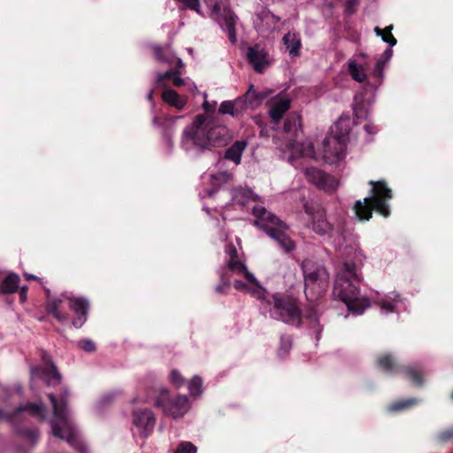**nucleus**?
I'll return each instance as SVG.
<instances>
[{
    "label": "nucleus",
    "instance_id": "1",
    "mask_svg": "<svg viewBox=\"0 0 453 453\" xmlns=\"http://www.w3.org/2000/svg\"><path fill=\"white\" fill-rule=\"evenodd\" d=\"M226 145V126L220 115H196L181 134L180 146L187 152Z\"/></svg>",
    "mask_w": 453,
    "mask_h": 453
},
{
    "label": "nucleus",
    "instance_id": "2",
    "mask_svg": "<svg viewBox=\"0 0 453 453\" xmlns=\"http://www.w3.org/2000/svg\"><path fill=\"white\" fill-rule=\"evenodd\" d=\"M68 390H64L59 397L49 394L48 397L53 409V417L50 419L53 436L68 442L79 453H87V446L80 436V432L67 406Z\"/></svg>",
    "mask_w": 453,
    "mask_h": 453
},
{
    "label": "nucleus",
    "instance_id": "3",
    "mask_svg": "<svg viewBox=\"0 0 453 453\" xmlns=\"http://www.w3.org/2000/svg\"><path fill=\"white\" fill-rule=\"evenodd\" d=\"M362 280L354 263H343L339 268L333 288V296L342 301L349 311L362 314L370 306V300L361 296L358 284Z\"/></svg>",
    "mask_w": 453,
    "mask_h": 453
},
{
    "label": "nucleus",
    "instance_id": "4",
    "mask_svg": "<svg viewBox=\"0 0 453 453\" xmlns=\"http://www.w3.org/2000/svg\"><path fill=\"white\" fill-rule=\"evenodd\" d=\"M29 418H35L43 421L47 418L46 408L42 403H23L19 404L12 411L7 408L0 410V420L6 419L7 421L16 425V429L21 438L27 441L29 446H35L38 440V431L34 428L25 427L20 426L19 423L27 420Z\"/></svg>",
    "mask_w": 453,
    "mask_h": 453
},
{
    "label": "nucleus",
    "instance_id": "5",
    "mask_svg": "<svg viewBox=\"0 0 453 453\" xmlns=\"http://www.w3.org/2000/svg\"><path fill=\"white\" fill-rule=\"evenodd\" d=\"M372 187L371 195L363 201H356L353 210L356 216L361 221H368L372 217V211H376L384 218L390 216L389 201L393 197L391 188L385 180H370Z\"/></svg>",
    "mask_w": 453,
    "mask_h": 453
},
{
    "label": "nucleus",
    "instance_id": "6",
    "mask_svg": "<svg viewBox=\"0 0 453 453\" xmlns=\"http://www.w3.org/2000/svg\"><path fill=\"white\" fill-rule=\"evenodd\" d=\"M304 280V294L309 302H316L325 296L329 286V272L318 259L306 258L301 264Z\"/></svg>",
    "mask_w": 453,
    "mask_h": 453
},
{
    "label": "nucleus",
    "instance_id": "7",
    "mask_svg": "<svg viewBox=\"0 0 453 453\" xmlns=\"http://www.w3.org/2000/svg\"><path fill=\"white\" fill-rule=\"evenodd\" d=\"M251 210L256 218L254 221L256 226L275 240L286 252L295 249V242L286 234L288 226L285 222L261 205H254Z\"/></svg>",
    "mask_w": 453,
    "mask_h": 453
},
{
    "label": "nucleus",
    "instance_id": "8",
    "mask_svg": "<svg viewBox=\"0 0 453 453\" xmlns=\"http://www.w3.org/2000/svg\"><path fill=\"white\" fill-rule=\"evenodd\" d=\"M267 303L272 305L270 310L272 318L296 327L303 324V311L297 298L277 293L267 299Z\"/></svg>",
    "mask_w": 453,
    "mask_h": 453
},
{
    "label": "nucleus",
    "instance_id": "9",
    "mask_svg": "<svg viewBox=\"0 0 453 453\" xmlns=\"http://www.w3.org/2000/svg\"><path fill=\"white\" fill-rule=\"evenodd\" d=\"M154 405L163 414L175 420L182 418L192 407L189 396L179 393H172L167 388H160L154 396Z\"/></svg>",
    "mask_w": 453,
    "mask_h": 453
},
{
    "label": "nucleus",
    "instance_id": "10",
    "mask_svg": "<svg viewBox=\"0 0 453 453\" xmlns=\"http://www.w3.org/2000/svg\"><path fill=\"white\" fill-rule=\"evenodd\" d=\"M228 271L242 276L250 285L248 286L242 280H234L233 287L238 291L250 292L259 299L265 298V290L259 284L256 277L249 272L245 264L237 258V250L234 246L228 245Z\"/></svg>",
    "mask_w": 453,
    "mask_h": 453
},
{
    "label": "nucleus",
    "instance_id": "11",
    "mask_svg": "<svg viewBox=\"0 0 453 453\" xmlns=\"http://www.w3.org/2000/svg\"><path fill=\"white\" fill-rule=\"evenodd\" d=\"M202 189L199 191L201 198L213 199L220 192L224 193L226 185V150L223 156L215 164L209 173L201 176Z\"/></svg>",
    "mask_w": 453,
    "mask_h": 453
},
{
    "label": "nucleus",
    "instance_id": "12",
    "mask_svg": "<svg viewBox=\"0 0 453 453\" xmlns=\"http://www.w3.org/2000/svg\"><path fill=\"white\" fill-rule=\"evenodd\" d=\"M41 357L42 365L30 368V387L33 390L36 380H42L49 387L56 386L61 380V375L52 363L50 357L46 352L42 351Z\"/></svg>",
    "mask_w": 453,
    "mask_h": 453
},
{
    "label": "nucleus",
    "instance_id": "13",
    "mask_svg": "<svg viewBox=\"0 0 453 453\" xmlns=\"http://www.w3.org/2000/svg\"><path fill=\"white\" fill-rule=\"evenodd\" d=\"M360 115H341L338 120L331 127L330 134L326 136V146H329L331 142L340 145V151L337 153L341 156V150L344 145V142H349V133L356 125L355 118Z\"/></svg>",
    "mask_w": 453,
    "mask_h": 453
},
{
    "label": "nucleus",
    "instance_id": "14",
    "mask_svg": "<svg viewBox=\"0 0 453 453\" xmlns=\"http://www.w3.org/2000/svg\"><path fill=\"white\" fill-rule=\"evenodd\" d=\"M156 425L154 412L148 408H134L132 411V432L142 439L148 438L153 432Z\"/></svg>",
    "mask_w": 453,
    "mask_h": 453
},
{
    "label": "nucleus",
    "instance_id": "15",
    "mask_svg": "<svg viewBox=\"0 0 453 453\" xmlns=\"http://www.w3.org/2000/svg\"><path fill=\"white\" fill-rule=\"evenodd\" d=\"M246 57L249 64L257 73H263L273 63L269 53L258 44L249 47Z\"/></svg>",
    "mask_w": 453,
    "mask_h": 453
},
{
    "label": "nucleus",
    "instance_id": "16",
    "mask_svg": "<svg viewBox=\"0 0 453 453\" xmlns=\"http://www.w3.org/2000/svg\"><path fill=\"white\" fill-rule=\"evenodd\" d=\"M305 176L309 182L326 191H333L338 186V182L335 178L317 167H307L305 169Z\"/></svg>",
    "mask_w": 453,
    "mask_h": 453
},
{
    "label": "nucleus",
    "instance_id": "17",
    "mask_svg": "<svg viewBox=\"0 0 453 453\" xmlns=\"http://www.w3.org/2000/svg\"><path fill=\"white\" fill-rule=\"evenodd\" d=\"M46 291V311L51 314L58 321L65 322L68 319V314L62 311V306L65 301H68L69 296L65 294L52 295L50 289Z\"/></svg>",
    "mask_w": 453,
    "mask_h": 453
},
{
    "label": "nucleus",
    "instance_id": "18",
    "mask_svg": "<svg viewBox=\"0 0 453 453\" xmlns=\"http://www.w3.org/2000/svg\"><path fill=\"white\" fill-rule=\"evenodd\" d=\"M68 303L70 309L75 314V318L73 320V325L76 328H81L88 319L89 301L84 296H69Z\"/></svg>",
    "mask_w": 453,
    "mask_h": 453
},
{
    "label": "nucleus",
    "instance_id": "19",
    "mask_svg": "<svg viewBox=\"0 0 453 453\" xmlns=\"http://www.w3.org/2000/svg\"><path fill=\"white\" fill-rule=\"evenodd\" d=\"M270 125L273 129H278L279 125L283 123V132L297 136L301 128V115H269Z\"/></svg>",
    "mask_w": 453,
    "mask_h": 453
},
{
    "label": "nucleus",
    "instance_id": "20",
    "mask_svg": "<svg viewBox=\"0 0 453 453\" xmlns=\"http://www.w3.org/2000/svg\"><path fill=\"white\" fill-rule=\"evenodd\" d=\"M273 94H274V91L271 88L257 91L255 86L250 84L244 95L245 110L253 111L257 109L265 100H269Z\"/></svg>",
    "mask_w": 453,
    "mask_h": 453
},
{
    "label": "nucleus",
    "instance_id": "21",
    "mask_svg": "<svg viewBox=\"0 0 453 453\" xmlns=\"http://www.w3.org/2000/svg\"><path fill=\"white\" fill-rule=\"evenodd\" d=\"M203 210L206 211L207 214L211 217V224L217 230L219 239L223 242H226V233L225 232L226 217L224 207H215L213 209L203 207Z\"/></svg>",
    "mask_w": 453,
    "mask_h": 453
},
{
    "label": "nucleus",
    "instance_id": "22",
    "mask_svg": "<svg viewBox=\"0 0 453 453\" xmlns=\"http://www.w3.org/2000/svg\"><path fill=\"white\" fill-rule=\"evenodd\" d=\"M211 9V18L216 21L225 32L226 28V3L225 0H205Z\"/></svg>",
    "mask_w": 453,
    "mask_h": 453
},
{
    "label": "nucleus",
    "instance_id": "23",
    "mask_svg": "<svg viewBox=\"0 0 453 453\" xmlns=\"http://www.w3.org/2000/svg\"><path fill=\"white\" fill-rule=\"evenodd\" d=\"M376 365L387 374L398 375L403 364H400L392 354L386 353L377 357Z\"/></svg>",
    "mask_w": 453,
    "mask_h": 453
},
{
    "label": "nucleus",
    "instance_id": "24",
    "mask_svg": "<svg viewBox=\"0 0 453 453\" xmlns=\"http://www.w3.org/2000/svg\"><path fill=\"white\" fill-rule=\"evenodd\" d=\"M152 124L156 128L164 133L168 152H172L173 149V142L169 136V132L174 125V119L170 117V115H155L152 119Z\"/></svg>",
    "mask_w": 453,
    "mask_h": 453
},
{
    "label": "nucleus",
    "instance_id": "25",
    "mask_svg": "<svg viewBox=\"0 0 453 453\" xmlns=\"http://www.w3.org/2000/svg\"><path fill=\"white\" fill-rule=\"evenodd\" d=\"M306 212L311 214V227L319 234H327L333 230V226L327 221L326 212L324 210L319 209L314 212L306 209Z\"/></svg>",
    "mask_w": 453,
    "mask_h": 453
},
{
    "label": "nucleus",
    "instance_id": "26",
    "mask_svg": "<svg viewBox=\"0 0 453 453\" xmlns=\"http://www.w3.org/2000/svg\"><path fill=\"white\" fill-rule=\"evenodd\" d=\"M266 104L270 107L268 113H286L290 108L291 98L283 91L278 94H273Z\"/></svg>",
    "mask_w": 453,
    "mask_h": 453
},
{
    "label": "nucleus",
    "instance_id": "27",
    "mask_svg": "<svg viewBox=\"0 0 453 453\" xmlns=\"http://www.w3.org/2000/svg\"><path fill=\"white\" fill-rule=\"evenodd\" d=\"M347 143L348 142H344V145L342 146V148L341 150L342 154L340 156L338 154L336 155V153H338L340 151V150H338L339 146L334 144V142H331V144H329V146H326V138H325L322 142L323 158H324L325 162H326L327 164L333 165V164H337L338 162L343 160L346 156Z\"/></svg>",
    "mask_w": 453,
    "mask_h": 453
},
{
    "label": "nucleus",
    "instance_id": "28",
    "mask_svg": "<svg viewBox=\"0 0 453 453\" xmlns=\"http://www.w3.org/2000/svg\"><path fill=\"white\" fill-rule=\"evenodd\" d=\"M231 196L233 204H238L242 207L246 206L250 202H255L257 198V196L251 189L242 187L233 188Z\"/></svg>",
    "mask_w": 453,
    "mask_h": 453
},
{
    "label": "nucleus",
    "instance_id": "29",
    "mask_svg": "<svg viewBox=\"0 0 453 453\" xmlns=\"http://www.w3.org/2000/svg\"><path fill=\"white\" fill-rule=\"evenodd\" d=\"M398 375H403L415 387L420 388L424 385L423 374L421 371L413 365H403L401 372Z\"/></svg>",
    "mask_w": 453,
    "mask_h": 453
},
{
    "label": "nucleus",
    "instance_id": "30",
    "mask_svg": "<svg viewBox=\"0 0 453 453\" xmlns=\"http://www.w3.org/2000/svg\"><path fill=\"white\" fill-rule=\"evenodd\" d=\"M282 41L286 46V50L291 58L300 55L301 40L296 34L288 32L283 36Z\"/></svg>",
    "mask_w": 453,
    "mask_h": 453
},
{
    "label": "nucleus",
    "instance_id": "31",
    "mask_svg": "<svg viewBox=\"0 0 453 453\" xmlns=\"http://www.w3.org/2000/svg\"><path fill=\"white\" fill-rule=\"evenodd\" d=\"M19 276L14 273H10L0 284V292L5 295L15 293L19 288Z\"/></svg>",
    "mask_w": 453,
    "mask_h": 453
},
{
    "label": "nucleus",
    "instance_id": "32",
    "mask_svg": "<svg viewBox=\"0 0 453 453\" xmlns=\"http://www.w3.org/2000/svg\"><path fill=\"white\" fill-rule=\"evenodd\" d=\"M162 99L165 103L173 106L177 110H181L186 104V101L175 90L165 88L162 93Z\"/></svg>",
    "mask_w": 453,
    "mask_h": 453
},
{
    "label": "nucleus",
    "instance_id": "33",
    "mask_svg": "<svg viewBox=\"0 0 453 453\" xmlns=\"http://www.w3.org/2000/svg\"><path fill=\"white\" fill-rule=\"evenodd\" d=\"M248 142L245 140L235 141L231 147L228 148V161H233L235 165H239L242 160V155L247 148Z\"/></svg>",
    "mask_w": 453,
    "mask_h": 453
},
{
    "label": "nucleus",
    "instance_id": "34",
    "mask_svg": "<svg viewBox=\"0 0 453 453\" xmlns=\"http://www.w3.org/2000/svg\"><path fill=\"white\" fill-rule=\"evenodd\" d=\"M203 381L200 376L195 375L192 377L188 383L189 399L196 400L202 396L203 393Z\"/></svg>",
    "mask_w": 453,
    "mask_h": 453
},
{
    "label": "nucleus",
    "instance_id": "35",
    "mask_svg": "<svg viewBox=\"0 0 453 453\" xmlns=\"http://www.w3.org/2000/svg\"><path fill=\"white\" fill-rule=\"evenodd\" d=\"M348 70L352 79L358 82H363L366 80V73L362 65H357L355 60L349 62Z\"/></svg>",
    "mask_w": 453,
    "mask_h": 453
},
{
    "label": "nucleus",
    "instance_id": "36",
    "mask_svg": "<svg viewBox=\"0 0 453 453\" xmlns=\"http://www.w3.org/2000/svg\"><path fill=\"white\" fill-rule=\"evenodd\" d=\"M372 100L365 99L363 93L357 94L354 97L353 110L355 112L367 113L370 111V105Z\"/></svg>",
    "mask_w": 453,
    "mask_h": 453
},
{
    "label": "nucleus",
    "instance_id": "37",
    "mask_svg": "<svg viewBox=\"0 0 453 453\" xmlns=\"http://www.w3.org/2000/svg\"><path fill=\"white\" fill-rule=\"evenodd\" d=\"M418 400L417 398L403 399V400H400L398 402L392 403L388 407V410L390 411H403V410H407V409H410V408L415 406L416 404H418Z\"/></svg>",
    "mask_w": 453,
    "mask_h": 453
},
{
    "label": "nucleus",
    "instance_id": "38",
    "mask_svg": "<svg viewBox=\"0 0 453 453\" xmlns=\"http://www.w3.org/2000/svg\"><path fill=\"white\" fill-rule=\"evenodd\" d=\"M238 20V17L228 9V37L233 43H235L237 41L235 34V26L237 25Z\"/></svg>",
    "mask_w": 453,
    "mask_h": 453
},
{
    "label": "nucleus",
    "instance_id": "39",
    "mask_svg": "<svg viewBox=\"0 0 453 453\" xmlns=\"http://www.w3.org/2000/svg\"><path fill=\"white\" fill-rule=\"evenodd\" d=\"M173 453H197V447L191 441H183L177 445Z\"/></svg>",
    "mask_w": 453,
    "mask_h": 453
},
{
    "label": "nucleus",
    "instance_id": "40",
    "mask_svg": "<svg viewBox=\"0 0 453 453\" xmlns=\"http://www.w3.org/2000/svg\"><path fill=\"white\" fill-rule=\"evenodd\" d=\"M305 318L311 324L317 326L319 324V313L312 306H308L303 312V319Z\"/></svg>",
    "mask_w": 453,
    "mask_h": 453
},
{
    "label": "nucleus",
    "instance_id": "41",
    "mask_svg": "<svg viewBox=\"0 0 453 453\" xmlns=\"http://www.w3.org/2000/svg\"><path fill=\"white\" fill-rule=\"evenodd\" d=\"M170 382L177 388H181L185 384V379L180 372L173 369L169 374Z\"/></svg>",
    "mask_w": 453,
    "mask_h": 453
},
{
    "label": "nucleus",
    "instance_id": "42",
    "mask_svg": "<svg viewBox=\"0 0 453 453\" xmlns=\"http://www.w3.org/2000/svg\"><path fill=\"white\" fill-rule=\"evenodd\" d=\"M4 392L6 398L13 397L15 400L21 398V386L19 384H15L12 387H5Z\"/></svg>",
    "mask_w": 453,
    "mask_h": 453
},
{
    "label": "nucleus",
    "instance_id": "43",
    "mask_svg": "<svg viewBox=\"0 0 453 453\" xmlns=\"http://www.w3.org/2000/svg\"><path fill=\"white\" fill-rule=\"evenodd\" d=\"M453 439V426L439 432L435 440L440 443H448Z\"/></svg>",
    "mask_w": 453,
    "mask_h": 453
},
{
    "label": "nucleus",
    "instance_id": "44",
    "mask_svg": "<svg viewBox=\"0 0 453 453\" xmlns=\"http://www.w3.org/2000/svg\"><path fill=\"white\" fill-rule=\"evenodd\" d=\"M392 29H393V26L387 27L384 29V32L381 36L382 41L384 42L388 43L390 47H393L396 44V39L394 37V35L391 33Z\"/></svg>",
    "mask_w": 453,
    "mask_h": 453
},
{
    "label": "nucleus",
    "instance_id": "45",
    "mask_svg": "<svg viewBox=\"0 0 453 453\" xmlns=\"http://www.w3.org/2000/svg\"><path fill=\"white\" fill-rule=\"evenodd\" d=\"M78 347L88 353H92L96 350V343L89 339H81L78 342Z\"/></svg>",
    "mask_w": 453,
    "mask_h": 453
},
{
    "label": "nucleus",
    "instance_id": "46",
    "mask_svg": "<svg viewBox=\"0 0 453 453\" xmlns=\"http://www.w3.org/2000/svg\"><path fill=\"white\" fill-rule=\"evenodd\" d=\"M226 273V269L223 266L218 270V274H219V277L220 280V283L219 285H217L215 288V291L217 293L222 294V293H224V291L226 289V280L225 279Z\"/></svg>",
    "mask_w": 453,
    "mask_h": 453
},
{
    "label": "nucleus",
    "instance_id": "47",
    "mask_svg": "<svg viewBox=\"0 0 453 453\" xmlns=\"http://www.w3.org/2000/svg\"><path fill=\"white\" fill-rule=\"evenodd\" d=\"M173 83L176 87H180L182 85H185L187 87V89L190 90V91L197 89L196 86L193 82H191L189 81H185L180 77H177L176 75H174L173 78Z\"/></svg>",
    "mask_w": 453,
    "mask_h": 453
},
{
    "label": "nucleus",
    "instance_id": "48",
    "mask_svg": "<svg viewBox=\"0 0 453 453\" xmlns=\"http://www.w3.org/2000/svg\"><path fill=\"white\" fill-rule=\"evenodd\" d=\"M116 393L114 392H109L104 395H103L96 403V407L98 409L103 408L104 405L110 403L115 397Z\"/></svg>",
    "mask_w": 453,
    "mask_h": 453
},
{
    "label": "nucleus",
    "instance_id": "49",
    "mask_svg": "<svg viewBox=\"0 0 453 453\" xmlns=\"http://www.w3.org/2000/svg\"><path fill=\"white\" fill-rule=\"evenodd\" d=\"M180 73H181V72L179 71L178 69L169 70V71L165 72V73H159L157 77V82L160 83L166 79L173 78L174 75H178Z\"/></svg>",
    "mask_w": 453,
    "mask_h": 453
},
{
    "label": "nucleus",
    "instance_id": "50",
    "mask_svg": "<svg viewBox=\"0 0 453 453\" xmlns=\"http://www.w3.org/2000/svg\"><path fill=\"white\" fill-rule=\"evenodd\" d=\"M154 54H155V57L157 58V59H158L159 61L165 62V63L171 62L170 58H168V57H166V55L163 54V50L158 46H156L154 48Z\"/></svg>",
    "mask_w": 453,
    "mask_h": 453
},
{
    "label": "nucleus",
    "instance_id": "51",
    "mask_svg": "<svg viewBox=\"0 0 453 453\" xmlns=\"http://www.w3.org/2000/svg\"><path fill=\"white\" fill-rule=\"evenodd\" d=\"M359 0H347L345 12L349 14H352L355 12V9L357 5H358Z\"/></svg>",
    "mask_w": 453,
    "mask_h": 453
},
{
    "label": "nucleus",
    "instance_id": "52",
    "mask_svg": "<svg viewBox=\"0 0 453 453\" xmlns=\"http://www.w3.org/2000/svg\"><path fill=\"white\" fill-rule=\"evenodd\" d=\"M372 75L381 81V80L384 77V69L374 66L373 71H372Z\"/></svg>",
    "mask_w": 453,
    "mask_h": 453
},
{
    "label": "nucleus",
    "instance_id": "53",
    "mask_svg": "<svg viewBox=\"0 0 453 453\" xmlns=\"http://www.w3.org/2000/svg\"><path fill=\"white\" fill-rule=\"evenodd\" d=\"M216 104H217L216 102H213L211 104L208 101L205 100L203 104V107L204 111H207V113H209L210 111H213L215 110Z\"/></svg>",
    "mask_w": 453,
    "mask_h": 453
},
{
    "label": "nucleus",
    "instance_id": "54",
    "mask_svg": "<svg viewBox=\"0 0 453 453\" xmlns=\"http://www.w3.org/2000/svg\"><path fill=\"white\" fill-rule=\"evenodd\" d=\"M392 55H393V50L390 48H388L382 53V55L380 56V58H382L383 61L388 62L390 60V58H392Z\"/></svg>",
    "mask_w": 453,
    "mask_h": 453
},
{
    "label": "nucleus",
    "instance_id": "55",
    "mask_svg": "<svg viewBox=\"0 0 453 453\" xmlns=\"http://www.w3.org/2000/svg\"><path fill=\"white\" fill-rule=\"evenodd\" d=\"M380 306L382 309L387 310L388 311H393L395 308L394 304L388 301H382Z\"/></svg>",
    "mask_w": 453,
    "mask_h": 453
},
{
    "label": "nucleus",
    "instance_id": "56",
    "mask_svg": "<svg viewBox=\"0 0 453 453\" xmlns=\"http://www.w3.org/2000/svg\"><path fill=\"white\" fill-rule=\"evenodd\" d=\"M27 289L28 288L27 286H23L20 288L19 299L21 303H24L27 300Z\"/></svg>",
    "mask_w": 453,
    "mask_h": 453
},
{
    "label": "nucleus",
    "instance_id": "57",
    "mask_svg": "<svg viewBox=\"0 0 453 453\" xmlns=\"http://www.w3.org/2000/svg\"><path fill=\"white\" fill-rule=\"evenodd\" d=\"M387 63H388L387 61H383V59L380 58L377 60V62L375 64V66L384 69L386 65H387Z\"/></svg>",
    "mask_w": 453,
    "mask_h": 453
},
{
    "label": "nucleus",
    "instance_id": "58",
    "mask_svg": "<svg viewBox=\"0 0 453 453\" xmlns=\"http://www.w3.org/2000/svg\"><path fill=\"white\" fill-rule=\"evenodd\" d=\"M219 113H226V101L220 104Z\"/></svg>",
    "mask_w": 453,
    "mask_h": 453
},
{
    "label": "nucleus",
    "instance_id": "59",
    "mask_svg": "<svg viewBox=\"0 0 453 453\" xmlns=\"http://www.w3.org/2000/svg\"><path fill=\"white\" fill-rule=\"evenodd\" d=\"M184 67V64L180 58H177V66L175 69H178L181 72V69Z\"/></svg>",
    "mask_w": 453,
    "mask_h": 453
},
{
    "label": "nucleus",
    "instance_id": "60",
    "mask_svg": "<svg viewBox=\"0 0 453 453\" xmlns=\"http://www.w3.org/2000/svg\"><path fill=\"white\" fill-rule=\"evenodd\" d=\"M383 30H381L379 27H376L374 28V33L376 34L377 36H380L381 37L382 36V34H383Z\"/></svg>",
    "mask_w": 453,
    "mask_h": 453
},
{
    "label": "nucleus",
    "instance_id": "61",
    "mask_svg": "<svg viewBox=\"0 0 453 453\" xmlns=\"http://www.w3.org/2000/svg\"><path fill=\"white\" fill-rule=\"evenodd\" d=\"M227 109H228V113H234V104L230 101H228Z\"/></svg>",
    "mask_w": 453,
    "mask_h": 453
},
{
    "label": "nucleus",
    "instance_id": "62",
    "mask_svg": "<svg viewBox=\"0 0 453 453\" xmlns=\"http://www.w3.org/2000/svg\"><path fill=\"white\" fill-rule=\"evenodd\" d=\"M26 278L27 280H32V279H36V277L35 275H32V274H26Z\"/></svg>",
    "mask_w": 453,
    "mask_h": 453
},
{
    "label": "nucleus",
    "instance_id": "63",
    "mask_svg": "<svg viewBox=\"0 0 453 453\" xmlns=\"http://www.w3.org/2000/svg\"><path fill=\"white\" fill-rule=\"evenodd\" d=\"M260 117H261V115H260V114H257V115H255V116H254V118H253V119H254V120H255V122H256V123H257V122H258V119H260Z\"/></svg>",
    "mask_w": 453,
    "mask_h": 453
},
{
    "label": "nucleus",
    "instance_id": "64",
    "mask_svg": "<svg viewBox=\"0 0 453 453\" xmlns=\"http://www.w3.org/2000/svg\"><path fill=\"white\" fill-rule=\"evenodd\" d=\"M152 93H153V90H150V93L148 94V98L149 99L151 98Z\"/></svg>",
    "mask_w": 453,
    "mask_h": 453
}]
</instances>
